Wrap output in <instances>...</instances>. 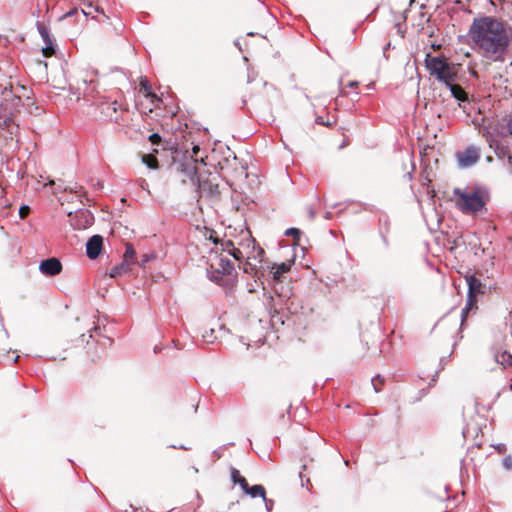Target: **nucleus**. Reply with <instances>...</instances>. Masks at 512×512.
I'll return each instance as SVG.
<instances>
[{"instance_id":"nucleus-28","label":"nucleus","mask_w":512,"mask_h":512,"mask_svg":"<svg viewBox=\"0 0 512 512\" xmlns=\"http://www.w3.org/2000/svg\"><path fill=\"white\" fill-rule=\"evenodd\" d=\"M42 53L45 57H51L55 53L53 42L45 44V46L42 49Z\"/></svg>"},{"instance_id":"nucleus-41","label":"nucleus","mask_w":512,"mask_h":512,"mask_svg":"<svg viewBox=\"0 0 512 512\" xmlns=\"http://www.w3.org/2000/svg\"><path fill=\"white\" fill-rule=\"evenodd\" d=\"M145 184H146V182H145V180H143V181H142V184H141V187H142L143 189H144V187H145Z\"/></svg>"},{"instance_id":"nucleus-27","label":"nucleus","mask_w":512,"mask_h":512,"mask_svg":"<svg viewBox=\"0 0 512 512\" xmlns=\"http://www.w3.org/2000/svg\"><path fill=\"white\" fill-rule=\"evenodd\" d=\"M384 384V379L380 375H376L372 379V385L376 393L380 392L381 386Z\"/></svg>"},{"instance_id":"nucleus-33","label":"nucleus","mask_w":512,"mask_h":512,"mask_svg":"<svg viewBox=\"0 0 512 512\" xmlns=\"http://www.w3.org/2000/svg\"><path fill=\"white\" fill-rule=\"evenodd\" d=\"M315 121L319 125H324V126H331L332 125V122L325 121L322 116H317Z\"/></svg>"},{"instance_id":"nucleus-15","label":"nucleus","mask_w":512,"mask_h":512,"mask_svg":"<svg viewBox=\"0 0 512 512\" xmlns=\"http://www.w3.org/2000/svg\"><path fill=\"white\" fill-rule=\"evenodd\" d=\"M214 264L216 268H220L222 274H233L234 265L229 259L219 257Z\"/></svg>"},{"instance_id":"nucleus-30","label":"nucleus","mask_w":512,"mask_h":512,"mask_svg":"<svg viewBox=\"0 0 512 512\" xmlns=\"http://www.w3.org/2000/svg\"><path fill=\"white\" fill-rule=\"evenodd\" d=\"M287 236H292L294 239H297L299 238L300 234H301V231L297 228H289L286 230V233H285Z\"/></svg>"},{"instance_id":"nucleus-11","label":"nucleus","mask_w":512,"mask_h":512,"mask_svg":"<svg viewBox=\"0 0 512 512\" xmlns=\"http://www.w3.org/2000/svg\"><path fill=\"white\" fill-rule=\"evenodd\" d=\"M103 238L100 235H94L87 241L86 254L90 259H96L102 250Z\"/></svg>"},{"instance_id":"nucleus-4","label":"nucleus","mask_w":512,"mask_h":512,"mask_svg":"<svg viewBox=\"0 0 512 512\" xmlns=\"http://www.w3.org/2000/svg\"><path fill=\"white\" fill-rule=\"evenodd\" d=\"M465 279L468 285V293L466 306L463 308L461 314V324L465 321L469 310L475 306L477 295L484 294V285L475 275H466Z\"/></svg>"},{"instance_id":"nucleus-25","label":"nucleus","mask_w":512,"mask_h":512,"mask_svg":"<svg viewBox=\"0 0 512 512\" xmlns=\"http://www.w3.org/2000/svg\"><path fill=\"white\" fill-rule=\"evenodd\" d=\"M143 162L147 165L150 169H156L158 168V160L155 156L149 154L143 156Z\"/></svg>"},{"instance_id":"nucleus-37","label":"nucleus","mask_w":512,"mask_h":512,"mask_svg":"<svg viewBox=\"0 0 512 512\" xmlns=\"http://www.w3.org/2000/svg\"><path fill=\"white\" fill-rule=\"evenodd\" d=\"M263 500H264V502H265L266 509H267L268 511H271V510H272V507H273V500L267 499L266 497H265V499H263Z\"/></svg>"},{"instance_id":"nucleus-34","label":"nucleus","mask_w":512,"mask_h":512,"mask_svg":"<svg viewBox=\"0 0 512 512\" xmlns=\"http://www.w3.org/2000/svg\"><path fill=\"white\" fill-rule=\"evenodd\" d=\"M200 152V147L198 145H194L193 148H192V154H191V159L192 160H195V158L198 157V153Z\"/></svg>"},{"instance_id":"nucleus-7","label":"nucleus","mask_w":512,"mask_h":512,"mask_svg":"<svg viewBox=\"0 0 512 512\" xmlns=\"http://www.w3.org/2000/svg\"><path fill=\"white\" fill-rule=\"evenodd\" d=\"M479 158V150L474 146H470L457 154L458 164L461 168H467L476 164Z\"/></svg>"},{"instance_id":"nucleus-8","label":"nucleus","mask_w":512,"mask_h":512,"mask_svg":"<svg viewBox=\"0 0 512 512\" xmlns=\"http://www.w3.org/2000/svg\"><path fill=\"white\" fill-rule=\"evenodd\" d=\"M213 241L216 245L220 244L221 250L233 256L235 260L241 261L244 258V251L242 250V247H236L232 240H219L215 238Z\"/></svg>"},{"instance_id":"nucleus-24","label":"nucleus","mask_w":512,"mask_h":512,"mask_svg":"<svg viewBox=\"0 0 512 512\" xmlns=\"http://www.w3.org/2000/svg\"><path fill=\"white\" fill-rule=\"evenodd\" d=\"M258 264L259 263H257L256 261L246 259V261L243 265V270L245 273H249V274L256 273V271L258 269Z\"/></svg>"},{"instance_id":"nucleus-19","label":"nucleus","mask_w":512,"mask_h":512,"mask_svg":"<svg viewBox=\"0 0 512 512\" xmlns=\"http://www.w3.org/2000/svg\"><path fill=\"white\" fill-rule=\"evenodd\" d=\"M129 271V264L126 261H122L120 264L115 265L111 268L109 272V276L111 278H116L118 276H121L124 273H127Z\"/></svg>"},{"instance_id":"nucleus-21","label":"nucleus","mask_w":512,"mask_h":512,"mask_svg":"<svg viewBox=\"0 0 512 512\" xmlns=\"http://www.w3.org/2000/svg\"><path fill=\"white\" fill-rule=\"evenodd\" d=\"M488 142H489V146L491 148H494L495 154L497 155V157H499V158L505 157V156L508 157L509 154H508L507 148L500 146V144L498 143V141L496 139L490 137V138H488Z\"/></svg>"},{"instance_id":"nucleus-39","label":"nucleus","mask_w":512,"mask_h":512,"mask_svg":"<svg viewBox=\"0 0 512 512\" xmlns=\"http://www.w3.org/2000/svg\"><path fill=\"white\" fill-rule=\"evenodd\" d=\"M358 85H359V83H358L357 81H350V82L348 83V86H349L350 88H357V87H358Z\"/></svg>"},{"instance_id":"nucleus-36","label":"nucleus","mask_w":512,"mask_h":512,"mask_svg":"<svg viewBox=\"0 0 512 512\" xmlns=\"http://www.w3.org/2000/svg\"><path fill=\"white\" fill-rule=\"evenodd\" d=\"M506 127H507L508 133L512 136V113L509 115Z\"/></svg>"},{"instance_id":"nucleus-3","label":"nucleus","mask_w":512,"mask_h":512,"mask_svg":"<svg viewBox=\"0 0 512 512\" xmlns=\"http://www.w3.org/2000/svg\"><path fill=\"white\" fill-rule=\"evenodd\" d=\"M425 66L431 76L445 85H450L457 80L456 65L448 62L443 56H431L428 53L425 58Z\"/></svg>"},{"instance_id":"nucleus-12","label":"nucleus","mask_w":512,"mask_h":512,"mask_svg":"<svg viewBox=\"0 0 512 512\" xmlns=\"http://www.w3.org/2000/svg\"><path fill=\"white\" fill-rule=\"evenodd\" d=\"M208 277L211 281L221 285L228 286L230 274H222L220 268H216L214 263L210 264V267L207 269Z\"/></svg>"},{"instance_id":"nucleus-23","label":"nucleus","mask_w":512,"mask_h":512,"mask_svg":"<svg viewBox=\"0 0 512 512\" xmlns=\"http://www.w3.org/2000/svg\"><path fill=\"white\" fill-rule=\"evenodd\" d=\"M37 28H38L39 34L41 35V37L43 39L44 44H49L50 42H53L51 39L49 30L45 25L39 24Z\"/></svg>"},{"instance_id":"nucleus-16","label":"nucleus","mask_w":512,"mask_h":512,"mask_svg":"<svg viewBox=\"0 0 512 512\" xmlns=\"http://www.w3.org/2000/svg\"><path fill=\"white\" fill-rule=\"evenodd\" d=\"M446 86L450 89L452 96L457 100L462 102L468 100L467 93L460 85L456 84L455 82H452L450 85Z\"/></svg>"},{"instance_id":"nucleus-29","label":"nucleus","mask_w":512,"mask_h":512,"mask_svg":"<svg viewBox=\"0 0 512 512\" xmlns=\"http://www.w3.org/2000/svg\"><path fill=\"white\" fill-rule=\"evenodd\" d=\"M299 477H300V480H301V486L302 487H306L307 490L310 491V488H311V482H310V478L308 477H305L303 471H301L299 473Z\"/></svg>"},{"instance_id":"nucleus-10","label":"nucleus","mask_w":512,"mask_h":512,"mask_svg":"<svg viewBox=\"0 0 512 512\" xmlns=\"http://www.w3.org/2000/svg\"><path fill=\"white\" fill-rule=\"evenodd\" d=\"M0 127L7 130L10 135L17 134L19 129L13 118L7 114L6 108L2 103H0Z\"/></svg>"},{"instance_id":"nucleus-2","label":"nucleus","mask_w":512,"mask_h":512,"mask_svg":"<svg viewBox=\"0 0 512 512\" xmlns=\"http://www.w3.org/2000/svg\"><path fill=\"white\" fill-rule=\"evenodd\" d=\"M455 207L464 215L480 216L487 212L490 200L488 192L478 186L472 188H455L453 190Z\"/></svg>"},{"instance_id":"nucleus-20","label":"nucleus","mask_w":512,"mask_h":512,"mask_svg":"<svg viewBox=\"0 0 512 512\" xmlns=\"http://www.w3.org/2000/svg\"><path fill=\"white\" fill-rule=\"evenodd\" d=\"M230 474H231V480L234 484H239L240 487L242 488V490L244 491V489H246L248 483L246 481V479L240 475V472L239 470H237L236 468L232 467L231 470H230Z\"/></svg>"},{"instance_id":"nucleus-26","label":"nucleus","mask_w":512,"mask_h":512,"mask_svg":"<svg viewBox=\"0 0 512 512\" xmlns=\"http://www.w3.org/2000/svg\"><path fill=\"white\" fill-rule=\"evenodd\" d=\"M134 257L135 250L133 249L132 245H127L123 261H126L130 265V263L134 261Z\"/></svg>"},{"instance_id":"nucleus-17","label":"nucleus","mask_w":512,"mask_h":512,"mask_svg":"<svg viewBox=\"0 0 512 512\" xmlns=\"http://www.w3.org/2000/svg\"><path fill=\"white\" fill-rule=\"evenodd\" d=\"M494 359L497 363L504 367H512V355L507 351L494 352Z\"/></svg>"},{"instance_id":"nucleus-14","label":"nucleus","mask_w":512,"mask_h":512,"mask_svg":"<svg viewBox=\"0 0 512 512\" xmlns=\"http://www.w3.org/2000/svg\"><path fill=\"white\" fill-rule=\"evenodd\" d=\"M198 158H195V160H186L181 164V171L189 177L192 181L195 180V176L197 174V164Z\"/></svg>"},{"instance_id":"nucleus-18","label":"nucleus","mask_w":512,"mask_h":512,"mask_svg":"<svg viewBox=\"0 0 512 512\" xmlns=\"http://www.w3.org/2000/svg\"><path fill=\"white\" fill-rule=\"evenodd\" d=\"M244 492L253 498L261 497L265 499L266 497V490L262 485H253L251 487L247 485L246 489H244Z\"/></svg>"},{"instance_id":"nucleus-22","label":"nucleus","mask_w":512,"mask_h":512,"mask_svg":"<svg viewBox=\"0 0 512 512\" xmlns=\"http://www.w3.org/2000/svg\"><path fill=\"white\" fill-rule=\"evenodd\" d=\"M291 265L289 263H281V264H275L272 269L273 271V278L275 280H278L280 276L290 270Z\"/></svg>"},{"instance_id":"nucleus-1","label":"nucleus","mask_w":512,"mask_h":512,"mask_svg":"<svg viewBox=\"0 0 512 512\" xmlns=\"http://www.w3.org/2000/svg\"><path fill=\"white\" fill-rule=\"evenodd\" d=\"M467 36L471 48L490 62H504L511 38L506 24L494 16L475 17Z\"/></svg>"},{"instance_id":"nucleus-38","label":"nucleus","mask_w":512,"mask_h":512,"mask_svg":"<svg viewBox=\"0 0 512 512\" xmlns=\"http://www.w3.org/2000/svg\"><path fill=\"white\" fill-rule=\"evenodd\" d=\"M108 109H112L114 112L117 111L118 109V103L117 101H114L113 103H111L109 106H108Z\"/></svg>"},{"instance_id":"nucleus-6","label":"nucleus","mask_w":512,"mask_h":512,"mask_svg":"<svg viewBox=\"0 0 512 512\" xmlns=\"http://www.w3.org/2000/svg\"><path fill=\"white\" fill-rule=\"evenodd\" d=\"M70 222L74 229L81 230L90 227L93 224V214L88 210L76 211L74 215L69 213Z\"/></svg>"},{"instance_id":"nucleus-35","label":"nucleus","mask_w":512,"mask_h":512,"mask_svg":"<svg viewBox=\"0 0 512 512\" xmlns=\"http://www.w3.org/2000/svg\"><path fill=\"white\" fill-rule=\"evenodd\" d=\"M503 465L505 466V468L511 469L512 468V458L510 456L504 458Z\"/></svg>"},{"instance_id":"nucleus-31","label":"nucleus","mask_w":512,"mask_h":512,"mask_svg":"<svg viewBox=\"0 0 512 512\" xmlns=\"http://www.w3.org/2000/svg\"><path fill=\"white\" fill-rule=\"evenodd\" d=\"M29 212H30V208L28 206L24 205V206L20 207V209H19L20 218L21 219L26 218L28 216Z\"/></svg>"},{"instance_id":"nucleus-5","label":"nucleus","mask_w":512,"mask_h":512,"mask_svg":"<svg viewBox=\"0 0 512 512\" xmlns=\"http://www.w3.org/2000/svg\"><path fill=\"white\" fill-rule=\"evenodd\" d=\"M239 246L242 247V250L244 251V257H246V259L256 261L257 263L262 262L264 250L261 247L256 246V241L252 238L249 231L244 233Z\"/></svg>"},{"instance_id":"nucleus-42","label":"nucleus","mask_w":512,"mask_h":512,"mask_svg":"<svg viewBox=\"0 0 512 512\" xmlns=\"http://www.w3.org/2000/svg\"><path fill=\"white\" fill-rule=\"evenodd\" d=\"M510 389L512 390V384L510 385Z\"/></svg>"},{"instance_id":"nucleus-9","label":"nucleus","mask_w":512,"mask_h":512,"mask_svg":"<svg viewBox=\"0 0 512 512\" xmlns=\"http://www.w3.org/2000/svg\"><path fill=\"white\" fill-rule=\"evenodd\" d=\"M39 270L46 276H55L61 273L62 264L60 260L55 257L48 258L40 263Z\"/></svg>"},{"instance_id":"nucleus-32","label":"nucleus","mask_w":512,"mask_h":512,"mask_svg":"<svg viewBox=\"0 0 512 512\" xmlns=\"http://www.w3.org/2000/svg\"><path fill=\"white\" fill-rule=\"evenodd\" d=\"M149 140L151 141L152 144L157 145L160 143L161 137L159 134L153 133L149 136Z\"/></svg>"},{"instance_id":"nucleus-13","label":"nucleus","mask_w":512,"mask_h":512,"mask_svg":"<svg viewBox=\"0 0 512 512\" xmlns=\"http://www.w3.org/2000/svg\"><path fill=\"white\" fill-rule=\"evenodd\" d=\"M140 92H143L145 98L150 99L155 107H157L156 103L161 101V99L151 91V86L146 78L140 81Z\"/></svg>"},{"instance_id":"nucleus-40","label":"nucleus","mask_w":512,"mask_h":512,"mask_svg":"<svg viewBox=\"0 0 512 512\" xmlns=\"http://www.w3.org/2000/svg\"><path fill=\"white\" fill-rule=\"evenodd\" d=\"M507 159H508L509 165L512 166V155H508Z\"/></svg>"}]
</instances>
